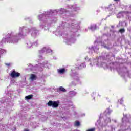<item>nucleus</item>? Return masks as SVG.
<instances>
[{"instance_id":"412c9836","label":"nucleus","mask_w":131,"mask_h":131,"mask_svg":"<svg viewBox=\"0 0 131 131\" xmlns=\"http://www.w3.org/2000/svg\"><path fill=\"white\" fill-rule=\"evenodd\" d=\"M6 66H11L10 63H6Z\"/></svg>"},{"instance_id":"393cba45","label":"nucleus","mask_w":131,"mask_h":131,"mask_svg":"<svg viewBox=\"0 0 131 131\" xmlns=\"http://www.w3.org/2000/svg\"><path fill=\"white\" fill-rule=\"evenodd\" d=\"M122 23H124V21H123V22H122Z\"/></svg>"},{"instance_id":"5701e85b","label":"nucleus","mask_w":131,"mask_h":131,"mask_svg":"<svg viewBox=\"0 0 131 131\" xmlns=\"http://www.w3.org/2000/svg\"><path fill=\"white\" fill-rule=\"evenodd\" d=\"M125 26H127V23H125Z\"/></svg>"},{"instance_id":"f257e3e1","label":"nucleus","mask_w":131,"mask_h":131,"mask_svg":"<svg viewBox=\"0 0 131 131\" xmlns=\"http://www.w3.org/2000/svg\"><path fill=\"white\" fill-rule=\"evenodd\" d=\"M131 115L126 114H123V117L122 118L121 124L120 126L123 131H131Z\"/></svg>"},{"instance_id":"b1692460","label":"nucleus","mask_w":131,"mask_h":131,"mask_svg":"<svg viewBox=\"0 0 131 131\" xmlns=\"http://www.w3.org/2000/svg\"><path fill=\"white\" fill-rule=\"evenodd\" d=\"M24 131H29V130L27 129H25Z\"/></svg>"},{"instance_id":"6ab92c4d","label":"nucleus","mask_w":131,"mask_h":131,"mask_svg":"<svg viewBox=\"0 0 131 131\" xmlns=\"http://www.w3.org/2000/svg\"><path fill=\"white\" fill-rule=\"evenodd\" d=\"M120 104H122V103H123V99L122 98L120 100V101H119Z\"/></svg>"},{"instance_id":"4468645a","label":"nucleus","mask_w":131,"mask_h":131,"mask_svg":"<svg viewBox=\"0 0 131 131\" xmlns=\"http://www.w3.org/2000/svg\"><path fill=\"white\" fill-rule=\"evenodd\" d=\"M90 29L94 31V30H96V29H97V27L96 26V25L92 26L90 27Z\"/></svg>"},{"instance_id":"9d476101","label":"nucleus","mask_w":131,"mask_h":131,"mask_svg":"<svg viewBox=\"0 0 131 131\" xmlns=\"http://www.w3.org/2000/svg\"><path fill=\"white\" fill-rule=\"evenodd\" d=\"M57 92H62L63 93L66 92V89L64 88L63 86H60L58 89H57Z\"/></svg>"},{"instance_id":"423d86ee","label":"nucleus","mask_w":131,"mask_h":131,"mask_svg":"<svg viewBox=\"0 0 131 131\" xmlns=\"http://www.w3.org/2000/svg\"><path fill=\"white\" fill-rule=\"evenodd\" d=\"M11 38H3L1 42L2 43H7V42H11Z\"/></svg>"},{"instance_id":"f3484780","label":"nucleus","mask_w":131,"mask_h":131,"mask_svg":"<svg viewBox=\"0 0 131 131\" xmlns=\"http://www.w3.org/2000/svg\"><path fill=\"white\" fill-rule=\"evenodd\" d=\"M127 17L129 21H131V13H129L128 15H127Z\"/></svg>"},{"instance_id":"0eeeda50","label":"nucleus","mask_w":131,"mask_h":131,"mask_svg":"<svg viewBox=\"0 0 131 131\" xmlns=\"http://www.w3.org/2000/svg\"><path fill=\"white\" fill-rule=\"evenodd\" d=\"M103 117H104V122L106 124L111 122V119H110V117H107V116H103Z\"/></svg>"},{"instance_id":"f03ea898","label":"nucleus","mask_w":131,"mask_h":131,"mask_svg":"<svg viewBox=\"0 0 131 131\" xmlns=\"http://www.w3.org/2000/svg\"><path fill=\"white\" fill-rule=\"evenodd\" d=\"M59 104H60V102L59 101H49L47 104L49 107H52V108H58L59 107Z\"/></svg>"},{"instance_id":"20e7f679","label":"nucleus","mask_w":131,"mask_h":131,"mask_svg":"<svg viewBox=\"0 0 131 131\" xmlns=\"http://www.w3.org/2000/svg\"><path fill=\"white\" fill-rule=\"evenodd\" d=\"M112 112V110L110 109V108H107L104 111V113L100 114V119L102 118V117H104V116H107V115H110Z\"/></svg>"},{"instance_id":"1a4fd4ad","label":"nucleus","mask_w":131,"mask_h":131,"mask_svg":"<svg viewBox=\"0 0 131 131\" xmlns=\"http://www.w3.org/2000/svg\"><path fill=\"white\" fill-rule=\"evenodd\" d=\"M124 15H125V13L123 12H120L117 14V17L119 19H120V18H123V17H124Z\"/></svg>"},{"instance_id":"7ed1b4c3","label":"nucleus","mask_w":131,"mask_h":131,"mask_svg":"<svg viewBox=\"0 0 131 131\" xmlns=\"http://www.w3.org/2000/svg\"><path fill=\"white\" fill-rule=\"evenodd\" d=\"M113 69H116L117 71L119 72V74H121H121H123V75L125 76V74L128 73V72H127V73H125L124 72H123V69H125V70L126 71V69L125 68H124L123 69L117 68V67H115V66L114 65V67L113 68L111 67V70H112Z\"/></svg>"},{"instance_id":"f8f14e48","label":"nucleus","mask_w":131,"mask_h":131,"mask_svg":"<svg viewBox=\"0 0 131 131\" xmlns=\"http://www.w3.org/2000/svg\"><path fill=\"white\" fill-rule=\"evenodd\" d=\"M32 98H33V95L31 94V95L26 96L25 97V100H31Z\"/></svg>"},{"instance_id":"4be33fe9","label":"nucleus","mask_w":131,"mask_h":131,"mask_svg":"<svg viewBox=\"0 0 131 131\" xmlns=\"http://www.w3.org/2000/svg\"><path fill=\"white\" fill-rule=\"evenodd\" d=\"M104 48H105V49H109V47H107L106 46H104Z\"/></svg>"},{"instance_id":"6e6552de","label":"nucleus","mask_w":131,"mask_h":131,"mask_svg":"<svg viewBox=\"0 0 131 131\" xmlns=\"http://www.w3.org/2000/svg\"><path fill=\"white\" fill-rule=\"evenodd\" d=\"M105 9H107V10H108L109 11H112L113 9H114V5L110 4L107 6H105Z\"/></svg>"},{"instance_id":"a211bd4d","label":"nucleus","mask_w":131,"mask_h":131,"mask_svg":"<svg viewBox=\"0 0 131 131\" xmlns=\"http://www.w3.org/2000/svg\"><path fill=\"white\" fill-rule=\"evenodd\" d=\"M95 130H96V128H92L88 129L86 131H95Z\"/></svg>"},{"instance_id":"ddd939ff","label":"nucleus","mask_w":131,"mask_h":131,"mask_svg":"<svg viewBox=\"0 0 131 131\" xmlns=\"http://www.w3.org/2000/svg\"><path fill=\"white\" fill-rule=\"evenodd\" d=\"M36 76L33 74H31L30 79L31 80H36Z\"/></svg>"},{"instance_id":"dca6fc26","label":"nucleus","mask_w":131,"mask_h":131,"mask_svg":"<svg viewBox=\"0 0 131 131\" xmlns=\"http://www.w3.org/2000/svg\"><path fill=\"white\" fill-rule=\"evenodd\" d=\"M119 31L120 33H124L125 32V30L123 28L120 29Z\"/></svg>"},{"instance_id":"39448f33","label":"nucleus","mask_w":131,"mask_h":131,"mask_svg":"<svg viewBox=\"0 0 131 131\" xmlns=\"http://www.w3.org/2000/svg\"><path fill=\"white\" fill-rule=\"evenodd\" d=\"M10 76L12 78H14V77H19V76H20V73L16 72V71H13L11 72Z\"/></svg>"},{"instance_id":"2eb2a0df","label":"nucleus","mask_w":131,"mask_h":131,"mask_svg":"<svg viewBox=\"0 0 131 131\" xmlns=\"http://www.w3.org/2000/svg\"><path fill=\"white\" fill-rule=\"evenodd\" d=\"M80 125V123L79 121H76L75 123V126H79Z\"/></svg>"},{"instance_id":"aec40b11","label":"nucleus","mask_w":131,"mask_h":131,"mask_svg":"<svg viewBox=\"0 0 131 131\" xmlns=\"http://www.w3.org/2000/svg\"><path fill=\"white\" fill-rule=\"evenodd\" d=\"M127 30H128V31L130 32V31H131V27L128 28Z\"/></svg>"},{"instance_id":"9b49d317","label":"nucleus","mask_w":131,"mask_h":131,"mask_svg":"<svg viewBox=\"0 0 131 131\" xmlns=\"http://www.w3.org/2000/svg\"><path fill=\"white\" fill-rule=\"evenodd\" d=\"M58 73H59V74H64V73L65 72V69L62 68L59 69L57 70Z\"/></svg>"}]
</instances>
